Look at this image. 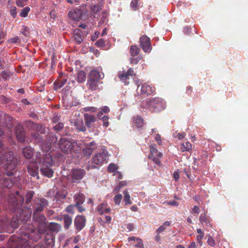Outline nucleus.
<instances>
[{
	"label": "nucleus",
	"instance_id": "f257e3e1",
	"mask_svg": "<svg viewBox=\"0 0 248 248\" xmlns=\"http://www.w3.org/2000/svg\"><path fill=\"white\" fill-rule=\"evenodd\" d=\"M40 171L45 176L50 178L52 177L54 170L51 168L53 165V161L51 155L46 154L42 159L40 158Z\"/></svg>",
	"mask_w": 248,
	"mask_h": 248
},
{
	"label": "nucleus",
	"instance_id": "f03ea898",
	"mask_svg": "<svg viewBox=\"0 0 248 248\" xmlns=\"http://www.w3.org/2000/svg\"><path fill=\"white\" fill-rule=\"evenodd\" d=\"M148 108L153 112H159L163 110L166 107L164 100L159 98L150 99L147 102Z\"/></svg>",
	"mask_w": 248,
	"mask_h": 248
},
{
	"label": "nucleus",
	"instance_id": "7ed1b4c3",
	"mask_svg": "<svg viewBox=\"0 0 248 248\" xmlns=\"http://www.w3.org/2000/svg\"><path fill=\"white\" fill-rule=\"evenodd\" d=\"M108 159V153L106 150H102L95 154L93 157V162L95 164L102 165L104 162H107Z\"/></svg>",
	"mask_w": 248,
	"mask_h": 248
},
{
	"label": "nucleus",
	"instance_id": "20e7f679",
	"mask_svg": "<svg viewBox=\"0 0 248 248\" xmlns=\"http://www.w3.org/2000/svg\"><path fill=\"white\" fill-rule=\"evenodd\" d=\"M140 46L145 52H150L152 47L150 38L146 35L141 36L140 38Z\"/></svg>",
	"mask_w": 248,
	"mask_h": 248
},
{
	"label": "nucleus",
	"instance_id": "39448f33",
	"mask_svg": "<svg viewBox=\"0 0 248 248\" xmlns=\"http://www.w3.org/2000/svg\"><path fill=\"white\" fill-rule=\"evenodd\" d=\"M59 146L61 150L67 154L72 150V143L64 138H62L59 141Z\"/></svg>",
	"mask_w": 248,
	"mask_h": 248
},
{
	"label": "nucleus",
	"instance_id": "423d86ee",
	"mask_svg": "<svg viewBox=\"0 0 248 248\" xmlns=\"http://www.w3.org/2000/svg\"><path fill=\"white\" fill-rule=\"evenodd\" d=\"M150 158L158 165L160 164L159 159L162 157V154L153 146L150 147Z\"/></svg>",
	"mask_w": 248,
	"mask_h": 248
},
{
	"label": "nucleus",
	"instance_id": "0eeeda50",
	"mask_svg": "<svg viewBox=\"0 0 248 248\" xmlns=\"http://www.w3.org/2000/svg\"><path fill=\"white\" fill-rule=\"evenodd\" d=\"M85 174V171L83 169H73L72 170L70 175L74 181L79 180L83 178Z\"/></svg>",
	"mask_w": 248,
	"mask_h": 248
},
{
	"label": "nucleus",
	"instance_id": "6e6552de",
	"mask_svg": "<svg viewBox=\"0 0 248 248\" xmlns=\"http://www.w3.org/2000/svg\"><path fill=\"white\" fill-rule=\"evenodd\" d=\"M85 217L82 216H77L74 220V224L78 231H81L85 226Z\"/></svg>",
	"mask_w": 248,
	"mask_h": 248
},
{
	"label": "nucleus",
	"instance_id": "1a4fd4ad",
	"mask_svg": "<svg viewBox=\"0 0 248 248\" xmlns=\"http://www.w3.org/2000/svg\"><path fill=\"white\" fill-rule=\"evenodd\" d=\"M128 240L130 246L132 247H134L135 248H144L142 240L139 237H130L128 238Z\"/></svg>",
	"mask_w": 248,
	"mask_h": 248
},
{
	"label": "nucleus",
	"instance_id": "9d476101",
	"mask_svg": "<svg viewBox=\"0 0 248 248\" xmlns=\"http://www.w3.org/2000/svg\"><path fill=\"white\" fill-rule=\"evenodd\" d=\"M132 122L133 127L137 128L138 130L141 129L144 124L143 119L139 116L134 117Z\"/></svg>",
	"mask_w": 248,
	"mask_h": 248
},
{
	"label": "nucleus",
	"instance_id": "9b49d317",
	"mask_svg": "<svg viewBox=\"0 0 248 248\" xmlns=\"http://www.w3.org/2000/svg\"><path fill=\"white\" fill-rule=\"evenodd\" d=\"M47 204V201L44 199H42L39 200V202L36 205L35 211L33 215V217L35 219H36L37 212L42 211Z\"/></svg>",
	"mask_w": 248,
	"mask_h": 248
},
{
	"label": "nucleus",
	"instance_id": "f8f14e48",
	"mask_svg": "<svg viewBox=\"0 0 248 248\" xmlns=\"http://www.w3.org/2000/svg\"><path fill=\"white\" fill-rule=\"evenodd\" d=\"M134 75V71L132 69H129L126 72H124L123 73L119 74V77L120 80L123 81L125 84H127L128 82L126 81L129 78L130 76H133Z\"/></svg>",
	"mask_w": 248,
	"mask_h": 248
},
{
	"label": "nucleus",
	"instance_id": "ddd939ff",
	"mask_svg": "<svg viewBox=\"0 0 248 248\" xmlns=\"http://www.w3.org/2000/svg\"><path fill=\"white\" fill-rule=\"evenodd\" d=\"M82 14V11L81 10L75 9L69 12L68 16L73 20H78L81 18Z\"/></svg>",
	"mask_w": 248,
	"mask_h": 248
},
{
	"label": "nucleus",
	"instance_id": "4468645a",
	"mask_svg": "<svg viewBox=\"0 0 248 248\" xmlns=\"http://www.w3.org/2000/svg\"><path fill=\"white\" fill-rule=\"evenodd\" d=\"M103 78L104 74L102 73L97 70H93L90 72L89 78L98 81Z\"/></svg>",
	"mask_w": 248,
	"mask_h": 248
},
{
	"label": "nucleus",
	"instance_id": "2eb2a0df",
	"mask_svg": "<svg viewBox=\"0 0 248 248\" xmlns=\"http://www.w3.org/2000/svg\"><path fill=\"white\" fill-rule=\"evenodd\" d=\"M140 90L141 94L147 95L151 94L155 91L154 88L146 83L143 84L140 87Z\"/></svg>",
	"mask_w": 248,
	"mask_h": 248
},
{
	"label": "nucleus",
	"instance_id": "dca6fc26",
	"mask_svg": "<svg viewBox=\"0 0 248 248\" xmlns=\"http://www.w3.org/2000/svg\"><path fill=\"white\" fill-rule=\"evenodd\" d=\"M84 120L86 125L88 127H91L92 124L95 122L96 119L93 115H89L88 114H85L84 115Z\"/></svg>",
	"mask_w": 248,
	"mask_h": 248
},
{
	"label": "nucleus",
	"instance_id": "f3484780",
	"mask_svg": "<svg viewBox=\"0 0 248 248\" xmlns=\"http://www.w3.org/2000/svg\"><path fill=\"white\" fill-rule=\"evenodd\" d=\"M97 211L100 215L108 213L110 211V209L106 203L100 204L97 207Z\"/></svg>",
	"mask_w": 248,
	"mask_h": 248
},
{
	"label": "nucleus",
	"instance_id": "a211bd4d",
	"mask_svg": "<svg viewBox=\"0 0 248 248\" xmlns=\"http://www.w3.org/2000/svg\"><path fill=\"white\" fill-rule=\"evenodd\" d=\"M180 150L182 152H190L192 150V145L189 141H186L180 144Z\"/></svg>",
	"mask_w": 248,
	"mask_h": 248
},
{
	"label": "nucleus",
	"instance_id": "6ab92c4d",
	"mask_svg": "<svg viewBox=\"0 0 248 248\" xmlns=\"http://www.w3.org/2000/svg\"><path fill=\"white\" fill-rule=\"evenodd\" d=\"M87 85L89 88L92 91H96L99 90L97 80L89 78Z\"/></svg>",
	"mask_w": 248,
	"mask_h": 248
},
{
	"label": "nucleus",
	"instance_id": "aec40b11",
	"mask_svg": "<svg viewBox=\"0 0 248 248\" xmlns=\"http://www.w3.org/2000/svg\"><path fill=\"white\" fill-rule=\"evenodd\" d=\"M16 135L17 140L19 141H23L25 138V133L22 127L17 128L16 130Z\"/></svg>",
	"mask_w": 248,
	"mask_h": 248
},
{
	"label": "nucleus",
	"instance_id": "412c9836",
	"mask_svg": "<svg viewBox=\"0 0 248 248\" xmlns=\"http://www.w3.org/2000/svg\"><path fill=\"white\" fill-rule=\"evenodd\" d=\"M74 40L78 44L81 43L82 41V37L81 34V31L79 29H76L74 32Z\"/></svg>",
	"mask_w": 248,
	"mask_h": 248
},
{
	"label": "nucleus",
	"instance_id": "4be33fe9",
	"mask_svg": "<svg viewBox=\"0 0 248 248\" xmlns=\"http://www.w3.org/2000/svg\"><path fill=\"white\" fill-rule=\"evenodd\" d=\"M24 156L27 158H30L33 155V150L31 147H26L23 150Z\"/></svg>",
	"mask_w": 248,
	"mask_h": 248
},
{
	"label": "nucleus",
	"instance_id": "5701e85b",
	"mask_svg": "<svg viewBox=\"0 0 248 248\" xmlns=\"http://www.w3.org/2000/svg\"><path fill=\"white\" fill-rule=\"evenodd\" d=\"M7 159L6 161L7 162V163H6V168H9L10 169L11 168H13V167H10L9 165L10 163L14 160V155L13 153L10 152L7 154H6L4 156V159Z\"/></svg>",
	"mask_w": 248,
	"mask_h": 248
},
{
	"label": "nucleus",
	"instance_id": "b1692460",
	"mask_svg": "<svg viewBox=\"0 0 248 248\" xmlns=\"http://www.w3.org/2000/svg\"><path fill=\"white\" fill-rule=\"evenodd\" d=\"M28 172L30 173V174L33 177H37V178L38 179L39 177V176L38 175V168L36 167L33 168L32 166V165H30L28 166Z\"/></svg>",
	"mask_w": 248,
	"mask_h": 248
},
{
	"label": "nucleus",
	"instance_id": "393cba45",
	"mask_svg": "<svg viewBox=\"0 0 248 248\" xmlns=\"http://www.w3.org/2000/svg\"><path fill=\"white\" fill-rule=\"evenodd\" d=\"M86 78V76L84 71L81 70L78 72L77 77V80L78 83H82L84 82Z\"/></svg>",
	"mask_w": 248,
	"mask_h": 248
},
{
	"label": "nucleus",
	"instance_id": "a878e982",
	"mask_svg": "<svg viewBox=\"0 0 248 248\" xmlns=\"http://www.w3.org/2000/svg\"><path fill=\"white\" fill-rule=\"evenodd\" d=\"M75 125L77 129L81 131H85L86 127L84 125L83 122L82 120H79L75 122Z\"/></svg>",
	"mask_w": 248,
	"mask_h": 248
},
{
	"label": "nucleus",
	"instance_id": "bb28decb",
	"mask_svg": "<svg viewBox=\"0 0 248 248\" xmlns=\"http://www.w3.org/2000/svg\"><path fill=\"white\" fill-rule=\"evenodd\" d=\"M74 199L76 204H82L84 202V196L82 193H78L75 195Z\"/></svg>",
	"mask_w": 248,
	"mask_h": 248
},
{
	"label": "nucleus",
	"instance_id": "cd10ccee",
	"mask_svg": "<svg viewBox=\"0 0 248 248\" xmlns=\"http://www.w3.org/2000/svg\"><path fill=\"white\" fill-rule=\"evenodd\" d=\"M199 220L202 225H208L210 224V221L208 218L205 217L204 213H202L201 215Z\"/></svg>",
	"mask_w": 248,
	"mask_h": 248
},
{
	"label": "nucleus",
	"instance_id": "c85d7f7f",
	"mask_svg": "<svg viewBox=\"0 0 248 248\" xmlns=\"http://www.w3.org/2000/svg\"><path fill=\"white\" fill-rule=\"evenodd\" d=\"M72 221V217H69L68 215H65L64 217V227L67 229L69 228V226L71 225Z\"/></svg>",
	"mask_w": 248,
	"mask_h": 248
},
{
	"label": "nucleus",
	"instance_id": "c756f323",
	"mask_svg": "<svg viewBox=\"0 0 248 248\" xmlns=\"http://www.w3.org/2000/svg\"><path fill=\"white\" fill-rule=\"evenodd\" d=\"M170 223L169 221H165L163 224L160 226L157 230L156 232L158 234L164 232L166 229V227H168L170 225Z\"/></svg>",
	"mask_w": 248,
	"mask_h": 248
},
{
	"label": "nucleus",
	"instance_id": "7c9ffc66",
	"mask_svg": "<svg viewBox=\"0 0 248 248\" xmlns=\"http://www.w3.org/2000/svg\"><path fill=\"white\" fill-rule=\"evenodd\" d=\"M123 194H124V201L125 202V204H132V202L130 200V196L127 190H124L123 191Z\"/></svg>",
	"mask_w": 248,
	"mask_h": 248
},
{
	"label": "nucleus",
	"instance_id": "2f4dec72",
	"mask_svg": "<svg viewBox=\"0 0 248 248\" xmlns=\"http://www.w3.org/2000/svg\"><path fill=\"white\" fill-rule=\"evenodd\" d=\"M51 148V144L50 142H46L41 146L42 150L44 152H48Z\"/></svg>",
	"mask_w": 248,
	"mask_h": 248
},
{
	"label": "nucleus",
	"instance_id": "473e14b6",
	"mask_svg": "<svg viewBox=\"0 0 248 248\" xmlns=\"http://www.w3.org/2000/svg\"><path fill=\"white\" fill-rule=\"evenodd\" d=\"M140 49L136 46H132L130 47L131 55L132 57H135L139 53Z\"/></svg>",
	"mask_w": 248,
	"mask_h": 248
},
{
	"label": "nucleus",
	"instance_id": "72a5a7b5",
	"mask_svg": "<svg viewBox=\"0 0 248 248\" xmlns=\"http://www.w3.org/2000/svg\"><path fill=\"white\" fill-rule=\"evenodd\" d=\"M95 147H87L83 149V153L86 156H90Z\"/></svg>",
	"mask_w": 248,
	"mask_h": 248
},
{
	"label": "nucleus",
	"instance_id": "f704fd0d",
	"mask_svg": "<svg viewBox=\"0 0 248 248\" xmlns=\"http://www.w3.org/2000/svg\"><path fill=\"white\" fill-rule=\"evenodd\" d=\"M13 184V182L9 178L5 179L3 184V186L8 188H9L11 187H12Z\"/></svg>",
	"mask_w": 248,
	"mask_h": 248
},
{
	"label": "nucleus",
	"instance_id": "c9c22d12",
	"mask_svg": "<svg viewBox=\"0 0 248 248\" xmlns=\"http://www.w3.org/2000/svg\"><path fill=\"white\" fill-rule=\"evenodd\" d=\"M30 11V8L29 7H26L23 8L21 13H20V15L21 17H25L28 15L29 12Z\"/></svg>",
	"mask_w": 248,
	"mask_h": 248
},
{
	"label": "nucleus",
	"instance_id": "e433bc0d",
	"mask_svg": "<svg viewBox=\"0 0 248 248\" xmlns=\"http://www.w3.org/2000/svg\"><path fill=\"white\" fill-rule=\"evenodd\" d=\"M118 169L116 165L113 163L110 164L108 167V170L109 172H114Z\"/></svg>",
	"mask_w": 248,
	"mask_h": 248
},
{
	"label": "nucleus",
	"instance_id": "4c0bfd02",
	"mask_svg": "<svg viewBox=\"0 0 248 248\" xmlns=\"http://www.w3.org/2000/svg\"><path fill=\"white\" fill-rule=\"evenodd\" d=\"M102 120L103 122V125L106 127H108L109 125V122L108 119L109 117L107 116H104L101 118H100Z\"/></svg>",
	"mask_w": 248,
	"mask_h": 248
},
{
	"label": "nucleus",
	"instance_id": "58836bf2",
	"mask_svg": "<svg viewBox=\"0 0 248 248\" xmlns=\"http://www.w3.org/2000/svg\"><path fill=\"white\" fill-rule=\"evenodd\" d=\"M122 198L123 196L121 194H119L115 196L114 197V202L117 205H119L121 202Z\"/></svg>",
	"mask_w": 248,
	"mask_h": 248
},
{
	"label": "nucleus",
	"instance_id": "ea45409f",
	"mask_svg": "<svg viewBox=\"0 0 248 248\" xmlns=\"http://www.w3.org/2000/svg\"><path fill=\"white\" fill-rule=\"evenodd\" d=\"M34 194V192L33 191H30L26 195V202L29 203L31 202V199H32L33 195Z\"/></svg>",
	"mask_w": 248,
	"mask_h": 248
},
{
	"label": "nucleus",
	"instance_id": "a19ab883",
	"mask_svg": "<svg viewBox=\"0 0 248 248\" xmlns=\"http://www.w3.org/2000/svg\"><path fill=\"white\" fill-rule=\"evenodd\" d=\"M207 243L211 247H214L216 245L214 239L211 236H209L207 241Z\"/></svg>",
	"mask_w": 248,
	"mask_h": 248
},
{
	"label": "nucleus",
	"instance_id": "79ce46f5",
	"mask_svg": "<svg viewBox=\"0 0 248 248\" xmlns=\"http://www.w3.org/2000/svg\"><path fill=\"white\" fill-rule=\"evenodd\" d=\"M138 0H133L130 3L131 7L134 10H137L138 9Z\"/></svg>",
	"mask_w": 248,
	"mask_h": 248
},
{
	"label": "nucleus",
	"instance_id": "37998d69",
	"mask_svg": "<svg viewBox=\"0 0 248 248\" xmlns=\"http://www.w3.org/2000/svg\"><path fill=\"white\" fill-rule=\"evenodd\" d=\"M163 204H166L168 205L172 206H177L179 205V203L175 201H171L170 202H164L162 203Z\"/></svg>",
	"mask_w": 248,
	"mask_h": 248
},
{
	"label": "nucleus",
	"instance_id": "c03bdc74",
	"mask_svg": "<svg viewBox=\"0 0 248 248\" xmlns=\"http://www.w3.org/2000/svg\"><path fill=\"white\" fill-rule=\"evenodd\" d=\"M126 185V182L125 181L120 182L119 185L116 186L114 190L116 191H119L122 187Z\"/></svg>",
	"mask_w": 248,
	"mask_h": 248
},
{
	"label": "nucleus",
	"instance_id": "a18cd8bd",
	"mask_svg": "<svg viewBox=\"0 0 248 248\" xmlns=\"http://www.w3.org/2000/svg\"><path fill=\"white\" fill-rule=\"evenodd\" d=\"M204 237V233L198 234L196 237V240L200 246L202 245V239Z\"/></svg>",
	"mask_w": 248,
	"mask_h": 248
},
{
	"label": "nucleus",
	"instance_id": "49530a36",
	"mask_svg": "<svg viewBox=\"0 0 248 248\" xmlns=\"http://www.w3.org/2000/svg\"><path fill=\"white\" fill-rule=\"evenodd\" d=\"M29 28L28 27L23 26L22 27V31H21L22 34L25 36H28L29 34Z\"/></svg>",
	"mask_w": 248,
	"mask_h": 248
},
{
	"label": "nucleus",
	"instance_id": "de8ad7c7",
	"mask_svg": "<svg viewBox=\"0 0 248 248\" xmlns=\"http://www.w3.org/2000/svg\"><path fill=\"white\" fill-rule=\"evenodd\" d=\"M1 76L3 79L7 80L12 76V73L4 71L1 73Z\"/></svg>",
	"mask_w": 248,
	"mask_h": 248
},
{
	"label": "nucleus",
	"instance_id": "09e8293b",
	"mask_svg": "<svg viewBox=\"0 0 248 248\" xmlns=\"http://www.w3.org/2000/svg\"><path fill=\"white\" fill-rule=\"evenodd\" d=\"M141 57L140 56H138L136 58H131L130 59L131 62L133 64H136L140 61Z\"/></svg>",
	"mask_w": 248,
	"mask_h": 248
},
{
	"label": "nucleus",
	"instance_id": "8fccbe9b",
	"mask_svg": "<svg viewBox=\"0 0 248 248\" xmlns=\"http://www.w3.org/2000/svg\"><path fill=\"white\" fill-rule=\"evenodd\" d=\"M92 9L94 12H99L102 9V5L99 4L98 5L93 6Z\"/></svg>",
	"mask_w": 248,
	"mask_h": 248
},
{
	"label": "nucleus",
	"instance_id": "3c124183",
	"mask_svg": "<svg viewBox=\"0 0 248 248\" xmlns=\"http://www.w3.org/2000/svg\"><path fill=\"white\" fill-rule=\"evenodd\" d=\"M84 111H91L94 112L96 111V108L93 107H85L83 108Z\"/></svg>",
	"mask_w": 248,
	"mask_h": 248
},
{
	"label": "nucleus",
	"instance_id": "603ef678",
	"mask_svg": "<svg viewBox=\"0 0 248 248\" xmlns=\"http://www.w3.org/2000/svg\"><path fill=\"white\" fill-rule=\"evenodd\" d=\"M95 45L99 47H102L105 46V42L103 39H99L96 42Z\"/></svg>",
	"mask_w": 248,
	"mask_h": 248
},
{
	"label": "nucleus",
	"instance_id": "864d4df0",
	"mask_svg": "<svg viewBox=\"0 0 248 248\" xmlns=\"http://www.w3.org/2000/svg\"><path fill=\"white\" fill-rule=\"evenodd\" d=\"M10 14L13 17L15 18L17 15L16 8L15 7H13L10 10Z\"/></svg>",
	"mask_w": 248,
	"mask_h": 248
},
{
	"label": "nucleus",
	"instance_id": "5fc2aeb1",
	"mask_svg": "<svg viewBox=\"0 0 248 248\" xmlns=\"http://www.w3.org/2000/svg\"><path fill=\"white\" fill-rule=\"evenodd\" d=\"M75 205H69L67 208H66V211L68 212V213H74V208H75Z\"/></svg>",
	"mask_w": 248,
	"mask_h": 248
},
{
	"label": "nucleus",
	"instance_id": "6e6d98bb",
	"mask_svg": "<svg viewBox=\"0 0 248 248\" xmlns=\"http://www.w3.org/2000/svg\"><path fill=\"white\" fill-rule=\"evenodd\" d=\"M155 140L158 142L159 145H161L162 141L161 136L159 134H156L155 137Z\"/></svg>",
	"mask_w": 248,
	"mask_h": 248
},
{
	"label": "nucleus",
	"instance_id": "4d7b16f0",
	"mask_svg": "<svg viewBox=\"0 0 248 248\" xmlns=\"http://www.w3.org/2000/svg\"><path fill=\"white\" fill-rule=\"evenodd\" d=\"M63 127V124L61 123H59L58 124L54 126V129L55 130H60Z\"/></svg>",
	"mask_w": 248,
	"mask_h": 248
},
{
	"label": "nucleus",
	"instance_id": "13d9d810",
	"mask_svg": "<svg viewBox=\"0 0 248 248\" xmlns=\"http://www.w3.org/2000/svg\"><path fill=\"white\" fill-rule=\"evenodd\" d=\"M19 39L18 36H15L14 37L10 39L8 41L11 43H17Z\"/></svg>",
	"mask_w": 248,
	"mask_h": 248
},
{
	"label": "nucleus",
	"instance_id": "bf43d9fd",
	"mask_svg": "<svg viewBox=\"0 0 248 248\" xmlns=\"http://www.w3.org/2000/svg\"><path fill=\"white\" fill-rule=\"evenodd\" d=\"M192 212L193 213L199 214L200 212V209L197 206H194L192 209Z\"/></svg>",
	"mask_w": 248,
	"mask_h": 248
},
{
	"label": "nucleus",
	"instance_id": "052dcab7",
	"mask_svg": "<svg viewBox=\"0 0 248 248\" xmlns=\"http://www.w3.org/2000/svg\"><path fill=\"white\" fill-rule=\"evenodd\" d=\"M81 204H75V206L78 208L79 212L81 213L85 210L84 208L80 205Z\"/></svg>",
	"mask_w": 248,
	"mask_h": 248
},
{
	"label": "nucleus",
	"instance_id": "680f3d73",
	"mask_svg": "<svg viewBox=\"0 0 248 248\" xmlns=\"http://www.w3.org/2000/svg\"><path fill=\"white\" fill-rule=\"evenodd\" d=\"M27 0H16V4L17 6L22 7L23 6L24 2Z\"/></svg>",
	"mask_w": 248,
	"mask_h": 248
},
{
	"label": "nucleus",
	"instance_id": "e2e57ef3",
	"mask_svg": "<svg viewBox=\"0 0 248 248\" xmlns=\"http://www.w3.org/2000/svg\"><path fill=\"white\" fill-rule=\"evenodd\" d=\"M49 16L51 18L55 19L56 17V13L55 11L52 10L50 12Z\"/></svg>",
	"mask_w": 248,
	"mask_h": 248
},
{
	"label": "nucleus",
	"instance_id": "0e129e2a",
	"mask_svg": "<svg viewBox=\"0 0 248 248\" xmlns=\"http://www.w3.org/2000/svg\"><path fill=\"white\" fill-rule=\"evenodd\" d=\"M101 109L103 111L104 113H107L109 111V108L107 106H104Z\"/></svg>",
	"mask_w": 248,
	"mask_h": 248
},
{
	"label": "nucleus",
	"instance_id": "69168bd1",
	"mask_svg": "<svg viewBox=\"0 0 248 248\" xmlns=\"http://www.w3.org/2000/svg\"><path fill=\"white\" fill-rule=\"evenodd\" d=\"M173 178L175 181L178 180L179 178V174L178 171H174L173 173Z\"/></svg>",
	"mask_w": 248,
	"mask_h": 248
},
{
	"label": "nucleus",
	"instance_id": "338daca9",
	"mask_svg": "<svg viewBox=\"0 0 248 248\" xmlns=\"http://www.w3.org/2000/svg\"><path fill=\"white\" fill-rule=\"evenodd\" d=\"M186 136V134L185 133H179L177 134V137L179 140L183 139Z\"/></svg>",
	"mask_w": 248,
	"mask_h": 248
},
{
	"label": "nucleus",
	"instance_id": "774afa93",
	"mask_svg": "<svg viewBox=\"0 0 248 248\" xmlns=\"http://www.w3.org/2000/svg\"><path fill=\"white\" fill-rule=\"evenodd\" d=\"M99 34V31H95L94 34L92 37V40H95L96 39H97Z\"/></svg>",
	"mask_w": 248,
	"mask_h": 248
}]
</instances>
